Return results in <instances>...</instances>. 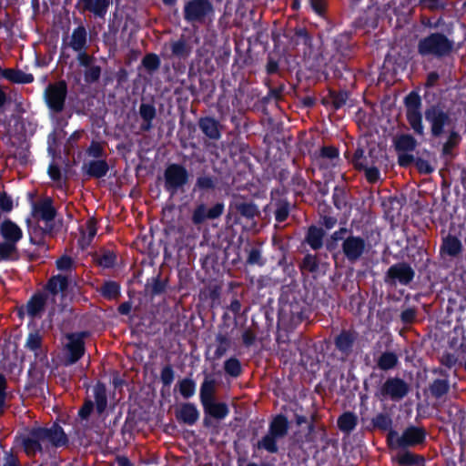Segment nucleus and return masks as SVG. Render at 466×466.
Returning a JSON list of instances; mask_svg holds the SVG:
<instances>
[{"instance_id": "obj_1", "label": "nucleus", "mask_w": 466, "mask_h": 466, "mask_svg": "<svg viewBox=\"0 0 466 466\" xmlns=\"http://www.w3.org/2000/svg\"><path fill=\"white\" fill-rule=\"evenodd\" d=\"M66 442V436L62 428L56 424L50 428H33L23 437L25 451L29 455L40 451L43 445L61 446Z\"/></svg>"}, {"instance_id": "obj_2", "label": "nucleus", "mask_w": 466, "mask_h": 466, "mask_svg": "<svg viewBox=\"0 0 466 466\" xmlns=\"http://www.w3.org/2000/svg\"><path fill=\"white\" fill-rule=\"evenodd\" d=\"M453 43L445 35L434 33L419 42L418 51L421 56H444L451 53Z\"/></svg>"}, {"instance_id": "obj_3", "label": "nucleus", "mask_w": 466, "mask_h": 466, "mask_svg": "<svg viewBox=\"0 0 466 466\" xmlns=\"http://www.w3.org/2000/svg\"><path fill=\"white\" fill-rule=\"evenodd\" d=\"M424 439L425 431L421 428L413 426L407 428L401 436L391 431L388 437L390 444L396 448L418 445L423 442Z\"/></svg>"}, {"instance_id": "obj_4", "label": "nucleus", "mask_w": 466, "mask_h": 466, "mask_svg": "<svg viewBox=\"0 0 466 466\" xmlns=\"http://www.w3.org/2000/svg\"><path fill=\"white\" fill-rule=\"evenodd\" d=\"M164 177L165 188L171 194H175L187 184L189 175L184 167L178 164H171L166 168Z\"/></svg>"}, {"instance_id": "obj_5", "label": "nucleus", "mask_w": 466, "mask_h": 466, "mask_svg": "<svg viewBox=\"0 0 466 466\" xmlns=\"http://www.w3.org/2000/svg\"><path fill=\"white\" fill-rule=\"evenodd\" d=\"M66 93L67 87L64 81L49 85L45 92L48 107L54 112H61L64 108Z\"/></svg>"}, {"instance_id": "obj_6", "label": "nucleus", "mask_w": 466, "mask_h": 466, "mask_svg": "<svg viewBox=\"0 0 466 466\" xmlns=\"http://www.w3.org/2000/svg\"><path fill=\"white\" fill-rule=\"evenodd\" d=\"M212 12V5L208 0L188 1L184 8L185 18L191 23L202 22Z\"/></svg>"}, {"instance_id": "obj_7", "label": "nucleus", "mask_w": 466, "mask_h": 466, "mask_svg": "<svg viewBox=\"0 0 466 466\" xmlns=\"http://www.w3.org/2000/svg\"><path fill=\"white\" fill-rule=\"evenodd\" d=\"M425 119L430 123L434 137L442 134L444 127L449 125L450 116L439 106H431L425 111Z\"/></svg>"}, {"instance_id": "obj_8", "label": "nucleus", "mask_w": 466, "mask_h": 466, "mask_svg": "<svg viewBox=\"0 0 466 466\" xmlns=\"http://www.w3.org/2000/svg\"><path fill=\"white\" fill-rule=\"evenodd\" d=\"M407 119L411 128L418 135L424 134V127L422 125L421 114L420 111V102L418 98L408 96L406 99Z\"/></svg>"}, {"instance_id": "obj_9", "label": "nucleus", "mask_w": 466, "mask_h": 466, "mask_svg": "<svg viewBox=\"0 0 466 466\" xmlns=\"http://www.w3.org/2000/svg\"><path fill=\"white\" fill-rule=\"evenodd\" d=\"M342 250L350 261H356L365 252L366 242L360 237L349 236L342 243Z\"/></svg>"}, {"instance_id": "obj_10", "label": "nucleus", "mask_w": 466, "mask_h": 466, "mask_svg": "<svg viewBox=\"0 0 466 466\" xmlns=\"http://www.w3.org/2000/svg\"><path fill=\"white\" fill-rule=\"evenodd\" d=\"M414 272L411 268L404 263L391 266L387 273V278L392 283L396 281L401 284H408L413 278Z\"/></svg>"}, {"instance_id": "obj_11", "label": "nucleus", "mask_w": 466, "mask_h": 466, "mask_svg": "<svg viewBox=\"0 0 466 466\" xmlns=\"http://www.w3.org/2000/svg\"><path fill=\"white\" fill-rule=\"evenodd\" d=\"M66 347L69 354L66 364H73L84 354V341L79 334H69L66 336Z\"/></svg>"}, {"instance_id": "obj_12", "label": "nucleus", "mask_w": 466, "mask_h": 466, "mask_svg": "<svg viewBox=\"0 0 466 466\" xmlns=\"http://www.w3.org/2000/svg\"><path fill=\"white\" fill-rule=\"evenodd\" d=\"M407 392L408 387L406 383L400 379H390L382 387V393L391 399H401Z\"/></svg>"}, {"instance_id": "obj_13", "label": "nucleus", "mask_w": 466, "mask_h": 466, "mask_svg": "<svg viewBox=\"0 0 466 466\" xmlns=\"http://www.w3.org/2000/svg\"><path fill=\"white\" fill-rule=\"evenodd\" d=\"M68 285L67 278L62 275H56L51 278L46 285L47 296H52L55 300L56 297H63Z\"/></svg>"}, {"instance_id": "obj_14", "label": "nucleus", "mask_w": 466, "mask_h": 466, "mask_svg": "<svg viewBox=\"0 0 466 466\" xmlns=\"http://www.w3.org/2000/svg\"><path fill=\"white\" fill-rule=\"evenodd\" d=\"M199 417V413L194 404L186 403L177 410V418L188 425L194 424Z\"/></svg>"}, {"instance_id": "obj_15", "label": "nucleus", "mask_w": 466, "mask_h": 466, "mask_svg": "<svg viewBox=\"0 0 466 466\" xmlns=\"http://www.w3.org/2000/svg\"><path fill=\"white\" fill-rule=\"evenodd\" d=\"M1 235L5 241L17 243L23 236L21 228L10 220L4 221L1 225Z\"/></svg>"}, {"instance_id": "obj_16", "label": "nucleus", "mask_w": 466, "mask_h": 466, "mask_svg": "<svg viewBox=\"0 0 466 466\" xmlns=\"http://www.w3.org/2000/svg\"><path fill=\"white\" fill-rule=\"evenodd\" d=\"M84 10L89 11L97 16H104L109 5V0H79Z\"/></svg>"}, {"instance_id": "obj_17", "label": "nucleus", "mask_w": 466, "mask_h": 466, "mask_svg": "<svg viewBox=\"0 0 466 466\" xmlns=\"http://www.w3.org/2000/svg\"><path fill=\"white\" fill-rule=\"evenodd\" d=\"M96 234V220L94 218H89L86 222L85 228H83L81 229V237L78 240V244L82 249H85L91 244Z\"/></svg>"}, {"instance_id": "obj_18", "label": "nucleus", "mask_w": 466, "mask_h": 466, "mask_svg": "<svg viewBox=\"0 0 466 466\" xmlns=\"http://www.w3.org/2000/svg\"><path fill=\"white\" fill-rule=\"evenodd\" d=\"M205 411L215 419L223 420L228 414L227 404L214 400L203 405Z\"/></svg>"}, {"instance_id": "obj_19", "label": "nucleus", "mask_w": 466, "mask_h": 466, "mask_svg": "<svg viewBox=\"0 0 466 466\" xmlns=\"http://www.w3.org/2000/svg\"><path fill=\"white\" fill-rule=\"evenodd\" d=\"M3 76L14 83L27 84L33 82L34 80V77L31 74H26L23 71L15 69H5L3 72Z\"/></svg>"}, {"instance_id": "obj_20", "label": "nucleus", "mask_w": 466, "mask_h": 466, "mask_svg": "<svg viewBox=\"0 0 466 466\" xmlns=\"http://www.w3.org/2000/svg\"><path fill=\"white\" fill-rule=\"evenodd\" d=\"M287 420L283 416H278L271 422L268 433L281 439L287 434Z\"/></svg>"}, {"instance_id": "obj_21", "label": "nucleus", "mask_w": 466, "mask_h": 466, "mask_svg": "<svg viewBox=\"0 0 466 466\" xmlns=\"http://www.w3.org/2000/svg\"><path fill=\"white\" fill-rule=\"evenodd\" d=\"M86 43V32L83 26H79L73 31L70 46L75 51H82Z\"/></svg>"}, {"instance_id": "obj_22", "label": "nucleus", "mask_w": 466, "mask_h": 466, "mask_svg": "<svg viewBox=\"0 0 466 466\" xmlns=\"http://www.w3.org/2000/svg\"><path fill=\"white\" fill-rule=\"evenodd\" d=\"M417 146V142L410 135H401L395 140V147L398 152L413 151Z\"/></svg>"}, {"instance_id": "obj_23", "label": "nucleus", "mask_w": 466, "mask_h": 466, "mask_svg": "<svg viewBox=\"0 0 466 466\" xmlns=\"http://www.w3.org/2000/svg\"><path fill=\"white\" fill-rule=\"evenodd\" d=\"M199 127L201 130L210 138L217 139L219 137L218 122L212 118L206 117L200 120Z\"/></svg>"}, {"instance_id": "obj_24", "label": "nucleus", "mask_w": 466, "mask_h": 466, "mask_svg": "<svg viewBox=\"0 0 466 466\" xmlns=\"http://www.w3.org/2000/svg\"><path fill=\"white\" fill-rule=\"evenodd\" d=\"M216 382L213 379H206L200 388V399L202 404L210 402L213 400Z\"/></svg>"}, {"instance_id": "obj_25", "label": "nucleus", "mask_w": 466, "mask_h": 466, "mask_svg": "<svg viewBox=\"0 0 466 466\" xmlns=\"http://www.w3.org/2000/svg\"><path fill=\"white\" fill-rule=\"evenodd\" d=\"M35 215L46 221L52 220L56 212L49 200L39 203L35 208Z\"/></svg>"}, {"instance_id": "obj_26", "label": "nucleus", "mask_w": 466, "mask_h": 466, "mask_svg": "<svg viewBox=\"0 0 466 466\" xmlns=\"http://www.w3.org/2000/svg\"><path fill=\"white\" fill-rule=\"evenodd\" d=\"M46 297L48 296L46 295ZM46 299L47 298H45L44 295H36L33 297L27 304V313L31 317L37 316L43 310Z\"/></svg>"}, {"instance_id": "obj_27", "label": "nucleus", "mask_w": 466, "mask_h": 466, "mask_svg": "<svg viewBox=\"0 0 466 466\" xmlns=\"http://www.w3.org/2000/svg\"><path fill=\"white\" fill-rule=\"evenodd\" d=\"M107 169V165L104 160H94L86 165L87 173L96 177L106 176Z\"/></svg>"}, {"instance_id": "obj_28", "label": "nucleus", "mask_w": 466, "mask_h": 466, "mask_svg": "<svg viewBox=\"0 0 466 466\" xmlns=\"http://www.w3.org/2000/svg\"><path fill=\"white\" fill-rule=\"evenodd\" d=\"M442 250L450 256H456L461 250V243L455 237H448L442 244Z\"/></svg>"}, {"instance_id": "obj_29", "label": "nucleus", "mask_w": 466, "mask_h": 466, "mask_svg": "<svg viewBox=\"0 0 466 466\" xmlns=\"http://www.w3.org/2000/svg\"><path fill=\"white\" fill-rule=\"evenodd\" d=\"M323 231L321 228L312 227L309 229L307 241L313 249H318L322 246Z\"/></svg>"}, {"instance_id": "obj_30", "label": "nucleus", "mask_w": 466, "mask_h": 466, "mask_svg": "<svg viewBox=\"0 0 466 466\" xmlns=\"http://www.w3.org/2000/svg\"><path fill=\"white\" fill-rule=\"evenodd\" d=\"M357 424V418L350 412L342 414L338 420L339 428L345 432L352 431Z\"/></svg>"}, {"instance_id": "obj_31", "label": "nucleus", "mask_w": 466, "mask_h": 466, "mask_svg": "<svg viewBox=\"0 0 466 466\" xmlns=\"http://www.w3.org/2000/svg\"><path fill=\"white\" fill-rule=\"evenodd\" d=\"M353 340L354 337L351 333L342 332L336 339V346L339 350L347 352L350 350Z\"/></svg>"}, {"instance_id": "obj_32", "label": "nucleus", "mask_w": 466, "mask_h": 466, "mask_svg": "<svg viewBox=\"0 0 466 466\" xmlns=\"http://www.w3.org/2000/svg\"><path fill=\"white\" fill-rule=\"evenodd\" d=\"M398 361L396 354L392 352H384L378 360L380 369L387 370L392 369Z\"/></svg>"}, {"instance_id": "obj_33", "label": "nucleus", "mask_w": 466, "mask_h": 466, "mask_svg": "<svg viewBox=\"0 0 466 466\" xmlns=\"http://www.w3.org/2000/svg\"><path fill=\"white\" fill-rule=\"evenodd\" d=\"M279 440V438L268 433L258 442V447L262 448L271 453L277 452L278 451L277 441Z\"/></svg>"}, {"instance_id": "obj_34", "label": "nucleus", "mask_w": 466, "mask_h": 466, "mask_svg": "<svg viewBox=\"0 0 466 466\" xmlns=\"http://www.w3.org/2000/svg\"><path fill=\"white\" fill-rule=\"evenodd\" d=\"M225 371L232 377H238L241 373V365L238 359L230 358L224 364Z\"/></svg>"}, {"instance_id": "obj_35", "label": "nucleus", "mask_w": 466, "mask_h": 466, "mask_svg": "<svg viewBox=\"0 0 466 466\" xmlns=\"http://www.w3.org/2000/svg\"><path fill=\"white\" fill-rule=\"evenodd\" d=\"M196 391V384L190 379H184L179 382V392L184 398H189Z\"/></svg>"}, {"instance_id": "obj_36", "label": "nucleus", "mask_w": 466, "mask_h": 466, "mask_svg": "<svg viewBox=\"0 0 466 466\" xmlns=\"http://www.w3.org/2000/svg\"><path fill=\"white\" fill-rule=\"evenodd\" d=\"M171 50L177 56H185L190 53V48H187L186 42L181 39L171 44Z\"/></svg>"}, {"instance_id": "obj_37", "label": "nucleus", "mask_w": 466, "mask_h": 466, "mask_svg": "<svg viewBox=\"0 0 466 466\" xmlns=\"http://www.w3.org/2000/svg\"><path fill=\"white\" fill-rule=\"evenodd\" d=\"M101 292L104 297L113 299L117 296L119 292V287L116 282H106L101 288Z\"/></svg>"}, {"instance_id": "obj_38", "label": "nucleus", "mask_w": 466, "mask_h": 466, "mask_svg": "<svg viewBox=\"0 0 466 466\" xmlns=\"http://www.w3.org/2000/svg\"><path fill=\"white\" fill-rule=\"evenodd\" d=\"M42 343V338L38 333H30L26 339V347L35 351V355H37V350L40 349Z\"/></svg>"}, {"instance_id": "obj_39", "label": "nucleus", "mask_w": 466, "mask_h": 466, "mask_svg": "<svg viewBox=\"0 0 466 466\" xmlns=\"http://www.w3.org/2000/svg\"><path fill=\"white\" fill-rule=\"evenodd\" d=\"M208 218V209L205 205H199L193 212L192 221L194 224H200Z\"/></svg>"}, {"instance_id": "obj_40", "label": "nucleus", "mask_w": 466, "mask_h": 466, "mask_svg": "<svg viewBox=\"0 0 466 466\" xmlns=\"http://www.w3.org/2000/svg\"><path fill=\"white\" fill-rule=\"evenodd\" d=\"M238 210L242 216H245L249 218L255 217L258 213L256 206L248 203L240 204L238 207Z\"/></svg>"}, {"instance_id": "obj_41", "label": "nucleus", "mask_w": 466, "mask_h": 466, "mask_svg": "<svg viewBox=\"0 0 466 466\" xmlns=\"http://www.w3.org/2000/svg\"><path fill=\"white\" fill-rule=\"evenodd\" d=\"M196 187L200 189H212L215 187V181L211 177L202 176L198 177Z\"/></svg>"}, {"instance_id": "obj_42", "label": "nucleus", "mask_w": 466, "mask_h": 466, "mask_svg": "<svg viewBox=\"0 0 466 466\" xmlns=\"http://www.w3.org/2000/svg\"><path fill=\"white\" fill-rule=\"evenodd\" d=\"M73 264V259L68 256H62L56 260V268L61 271H70Z\"/></svg>"}, {"instance_id": "obj_43", "label": "nucleus", "mask_w": 466, "mask_h": 466, "mask_svg": "<svg viewBox=\"0 0 466 466\" xmlns=\"http://www.w3.org/2000/svg\"><path fill=\"white\" fill-rule=\"evenodd\" d=\"M143 65L148 70H155L159 66V59L156 55L148 54L144 57Z\"/></svg>"}, {"instance_id": "obj_44", "label": "nucleus", "mask_w": 466, "mask_h": 466, "mask_svg": "<svg viewBox=\"0 0 466 466\" xmlns=\"http://www.w3.org/2000/svg\"><path fill=\"white\" fill-rule=\"evenodd\" d=\"M140 115L142 118L148 123L155 117V108L147 104H142L140 106Z\"/></svg>"}, {"instance_id": "obj_45", "label": "nucleus", "mask_w": 466, "mask_h": 466, "mask_svg": "<svg viewBox=\"0 0 466 466\" xmlns=\"http://www.w3.org/2000/svg\"><path fill=\"white\" fill-rule=\"evenodd\" d=\"M396 461L401 465H412L415 463V458L410 452L405 451L396 456Z\"/></svg>"}, {"instance_id": "obj_46", "label": "nucleus", "mask_w": 466, "mask_h": 466, "mask_svg": "<svg viewBox=\"0 0 466 466\" xmlns=\"http://www.w3.org/2000/svg\"><path fill=\"white\" fill-rule=\"evenodd\" d=\"M15 243L5 241V243L0 244V256L2 258H8L13 254L15 249Z\"/></svg>"}, {"instance_id": "obj_47", "label": "nucleus", "mask_w": 466, "mask_h": 466, "mask_svg": "<svg viewBox=\"0 0 466 466\" xmlns=\"http://www.w3.org/2000/svg\"><path fill=\"white\" fill-rule=\"evenodd\" d=\"M13 208L12 199L5 193L0 192V210L3 212H9Z\"/></svg>"}, {"instance_id": "obj_48", "label": "nucleus", "mask_w": 466, "mask_h": 466, "mask_svg": "<svg viewBox=\"0 0 466 466\" xmlns=\"http://www.w3.org/2000/svg\"><path fill=\"white\" fill-rule=\"evenodd\" d=\"M352 163L358 169H364L366 167V159L363 157L362 150H357L354 154Z\"/></svg>"}, {"instance_id": "obj_49", "label": "nucleus", "mask_w": 466, "mask_h": 466, "mask_svg": "<svg viewBox=\"0 0 466 466\" xmlns=\"http://www.w3.org/2000/svg\"><path fill=\"white\" fill-rule=\"evenodd\" d=\"M114 263H115V256H114V254H112L110 252L103 254L98 258V264L104 268H110L113 266Z\"/></svg>"}, {"instance_id": "obj_50", "label": "nucleus", "mask_w": 466, "mask_h": 466, "mask_svg": "<svg viewBox=\"0 0 466 466\" xmlns=\"http://www.w3.org/2000/svg\"><path fill=\"white\" fill-rule=\"evenodd\" d=\"M224 211V205L218 203L211 208L208 209V218L215 219L222 215Z\"/></svg>"}, {"instance_id": "obj_51", "label": "nucleus", "mask_w": 466, "mask_h": 466, "mask_svg": "<svg viewBox=\"0 0 466 466\" xmlns=\"http://www.w3.org/2000/svg\"><path fill=\"white\" fill-rule=\"evenodd\" d=\"M447 384L442 380H436L434 381L431 391L436 396H441L447 391Z\"/></svg>"}, {"instance_id": "obj_52", "label": "nucleus", "mask_w": 466, "mask_h": 466, "mask_svg": "<svg viewBox=\"0 0 466 466\" xmlns=\"http://www.w3.org/2000/svg\"><path fill=\"white\" fill-rule=\"evenodd\" d=\"M365 176L369 182L374 183L380 178V171L376 167H365Z\"/></svg>"}, {"instance_id": "obj_53", "label": "nucleus", "mask_w": 466, "mask_h": 466, "mask_svg": "<svg viewBox=\"0 0 466 466\" xmlns=\"http://www.w3.org/2000/svg\"><path fill=\"white\" fill-rule=\"evenodd\" d=\"M302 267H303V268H305L310 272L315 271L318 267L315 257L311 256V255L306 256L303 260Z\"/></svg>"}, {"instance_id": "obj_54", "label": "nucleus", "mask_w": 466, "mask_h": 466, "mask_svg": "<svg viewBox=\"0 0 466 466\" xmlns=\"http://www.w3.org/2000/svg\"><path fill=\"white\" fill-rule=\"evenodd\" d=\"M161 380L165 385H169L174 379V373L170 367H165L161 371Z\"/></svg>"}, {"instance_id": "obj_55", "label": "nucleus", "mask_w": 466, "mask_h": 466, "mask_svg": "<svg viewBox=\"0 0 466 466\" xmlns=\"http://www.w3.org/2000/svg\"><path fill=\"white\" fill-rule=\"evenodd\" d=\"M99 76L100 68L98 66H90L85 74L86 79L91 82L97 80Z\"/></svg>"}, {"instance_id": "obj_56", "label": "nucleus", "mask_w": 466, "mask_h": 466, "mask_svg": "<svg viewBox=\"0 0 466 466\" xmlns=\"http://www.w3.org/2000/svg\"><path fill=\"white\" fill-rule=\"evenodd\" d=\"M416 166L420 173L430 174L433 171V167L431 166V164L423 159H418Z\"/></svg>"}, {"instance_id": "obj_57", "label": "nucleus", "mask_w": 466, "mask_h": 466, "mask_svg": "<svg viewBox=\"0 0 466 466\" xmlns=\"http://www.w3.org/2000/svg\"><path fill=\"white\" fill-rule=\"evenodd\" d=\"M398 162L402 167L409 166L413 161V157L407 152H399Z\"/></svg>"}, {"instance_id": "obj_58", "label": "nucleus", "mask_w": 466, "mask_h": 466, "mask_svg": "<svg viewBox=\"0 0 466 466\" xmlns=\"http://www.w3.org/2000/svg\"><path fill=\"white\" fill-rule=\"evenodd\" d=\"M5 379L4 376L0 375V414L3 411L5 399Z\"/></svg>"}, {"instance_id": "obj_59", "label": "nucleus", "mask_w": 466, "mask_h": 466, "mask_svg": "<svg viewBox=\"0 0 466 466\" xmlns=\"http://www.w3.org/2000/svg\"><path fill=\"white\" fill-rule=\"evenodd\" d=\"M312 9L318 14L322 15L325 8V0H310Z\"/></svg>"}, {"instance_id": "obj_60", "label": "nucleus", "mask_w": 466, "mask_h": 466, "mask_svg": "<svg viewBox=\"0 0 466 466\" xmlns=\"http://www.w3.org/2000/svg\"><path fill=\"white\" fill-rule=\"evenodd\" d=\"M260 252L257 249H252L248 255V262L249 264H261Z\"/></svg>"}, {"instance_id": "obj_61", "label": "nucleus", "mask_w": 466, "mask_h": 466, "mask_svg": "<svg viewBox=\"0 0 466 466\" xmlns=\"http://www.w3.org/2000/svg\"><path fill=\"white\" fill-rule=\"evenodd\" d=\"M321 155L328 158H335L338 157V151L334 147H323L321 150Z\"/></svg>"}, {"instance_id": "obj_62", "label": "nucleus", "mask_w": 466, "mask_h": 466, "mask_svg": "<svg viewBox=\"0 0 466 466\" xmlns=\"http://www.w3.org/2000/svg\"><path fill=\"white\" fill-rule=\"evenodd\" d=\"M242 339L245 345L249 346L255 340V336L252 331L246 330L242 335Z\"/></svg>"}, {"instance_id": "obj_63", "label": "nucleus", "mask_w": 466, "mask_h": 466, "mask_svg": "<svg viewBox=\"0 0 466 466\" xmlns=\"http://www.w3.org/2000/svg\"><path fill=\"white\" fill-rule=\"evenodd\" d=\"M48 174L53 180L60 179V170L56 165H50Z\"/></svg>"}, {"instance_id": "obj_64", "label": "nucleus", "mask_w": 466, "mask_h": 466, "mask_svg": "<svg viewBox=\"0 0 466 466\" xmlns=\"http://www.w3.org/2000/svg\"><path fill=\"white\" fill-rule=\"evenodd\" d=\"M79 52L80 53L78 54L77 59H78L80 65H82L84 66H88L90 64V61H91V57L84 52H81V51H79Z\"/></svg>"}]
</instances>
